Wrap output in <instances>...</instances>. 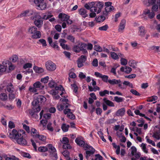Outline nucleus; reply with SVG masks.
I'll return each mask as SVG.
<instances>
[{
    "label": "nucleus",
    "instance_id": "obj_1",
    "mask_svg": "<svg viewBox=\"0 0 160 160\" xmlns=\"http://www.w3.org/2000/svg\"><path fill=\"white\" fill-rule=\"evenodd\" d=\"M25 136V132L23 130H20L18 131L13 129L9 135L10 138L15 139L18 144L22 146L26 145L27 144L26 140L24 138Z\"/></svg>",
    "mask_w": 160,
    "mask_h": 160
},
{
    "label": "nucleus",
    "instance_id": "obj_2",
    "mask_svg": "<svg viewBox=\"0 0 160 160\" xmlns=\"http://www.w3.org/2000/svg\"><path fill=\"white\" fill-rule=\"evenodd\" d=\"M46 100V98L43 96H39L35 98L32 102V105L33 106L32 108L34 112H38L40 111V104L44 102Z\"/></svg>",
    "mask_w": 160,
    "mask_h": 160
},
{
    "label": "nucleus",
    "instance_id": "obj_3",
    "mask_svg": "<svg viewBox=\"0 0 160 160\" xmlns=\"http://www.w3.org/2000/svg\"><path fill=\"white\" fill-rule=\"evenodd\" d=\"M44 87V84H42L39 81H37L33 83V87H29V90L31 92L35 93L38 90L43 89Z\"/></svg>",
    "mask_w": 160,
    "mask_h": 160
},
{
    "label": "nucleus",
    "instance_id": "obj_4",
    "mask_svg": "<svg viewBox=\"0 0 160 160\" xmlns=\"http://www.w3.org/2000/svg\"><path fill=\"white\" fill-rule=\"evenodd\" d=\"M28 32L31 34V38L34 39L40 38L41 37V33L39 31H37V28L34 26H32L29 28Z\"/></svg>",
    "mask_w": 160,
    "mask_h": 160
},
{
    "label": "nucleus",
    "instance_id": "obj_5",
    "mask_svg": "<svg viewBox=\"0 0 160 160\" xmlns=\"http://www.w3.org/2000/svg\"><path fill=\"white\" fill-rule=\"evenodd\" d=\"M32 20H34V24L38 28H40L42 25L43 21L42 20L41 17L36 13L33 16H32L30 18Z\"/></svg>",
    "mask_w": 160,
    "mask_h": 160
},
{
    "label": "nucleus",
    "instance_id": "obj_6",
    "mask_svg": "<svg viewBox=\"0 0 160 160\" xmlns=\"http://www.w3.org/2000/svg\"><path fill=\"white\" fill-rule=\"evenodd\" d=\"M84 149L85 150H86L85 152V157L87 159H88L90 156L93 155L95 151L94 148L88 144L85 145Z\"/></svg>",
    "mask_w": 160,
    "mask_h": 160
},
{
    "label": "nucleus",
    "instance_id": "obj_7",
    "mask_svg": "<svg viewBox=\"0 0 160 160\" xmlns=\"http://www.w3.org/2000/svg\"><path fill=\"white\" fill-rule=\"evenodd\" d=\"M45 65L46 68L48 71H53L56 69V64L51 61H47Z\"/></svg>",
    "mask_w": 160,
    "mask_h": 160
},
{
    "label": "nucleus",
    "instance_id": "obj_8",
    "mask_svg": "<svg viewBox=\"0 0 160 160\" xmlns=\"http://www.w3.org/2000/svg\"><path fill=\"white\" fill-rule=\"evenodd\" d=\"M95 75L98 77L102 78V80L104 82H108L110 84L111 83L110 81H113L114 79L112 80L108 79V77L106 75H102L101 73L98 72H95L94 73Z\"/></svg>",
    "mask_w": 160,
    "mask_h": 160
},
{
    "label": "nucleus",
    "instance_id": "obj_9",
    "mask_svg": "<svg viewBox=\"0 0 160 160\" xmlns=\"http://www.w3.org/2000/svg\"><path fill=\"white\" fill-rule=\"evenodd\" d=\"M61 142L63 144V148L65 149H70L72 148V147L69 144V141L68 138L66 137H63L62 139L60 140Z\"/></svg>",
    "mask_w": 160,
    "mask_h": 160
},
{
    "label": "nucleus",
    "instance_id": "obj_10",
    "mask_svg": "<svg viewBox=\"0 0 160 160\" xmlns=\"http://www.w3.org/2000/svg\"><path fill=\"white\" fill-rule=\"evenodd\" d=\"M36 13L35 12L32 10H26L23 11L20 14L18 15V17L21 18L28 17L31 15L34 16Z\"/></svg>",
    "mask_w": 160,
    "mask_h": 160
},
{
    "label": "nucleus",
    "instance_id": "obj_11",
    "mask_svg": "<svg viewBox=\"0 0 160 160\" xmlns=\"http://www.w3.org/2000/svg\"><path fill=\"white\" fill-rule=\"evenodd\" d=\"M87 60V57L85 56L82 55L78 59L77 61L78 66V68H81L83 66V63Z\"/></svg>",
    "mask_w": 160,
    "mask_h": 160
},
{
    "label": "nucleus",
    "instance_id": "obj_12",
    "mask_svg": "<svg viewBox=\"0 0 160 160\" xmlns=\"http://www.w3.org/2000/svg\"><path fill=\"white\" fill-rule=\"evenodd\" d=\"M110 81V84L111 85H113L115 84H118V87H119L120 88L122 89H123L125 88L124 85L122 84V83H121V81L120 79L117 80L114 79L113 81Z\"/></svg>",
    "mask_w": 160,
    "mask_h": 160
},
{
    "label": "nucleus",
    "instance_id": "obj_13",
    "mask_svg": "<svg viewBox=\"0 0 160 160\" xmlns=\"http://www.w3.org/2000/svg\"><path fill=\"white\" fill-rule=\"evenodd\" d=\"M143 14L144 15H147L148 18L150 19L153 18L155 16V14L153 11L150 12V10L148 9L144 10L143 11Z\"/></svg>",
    "mask_w": 160,
    "mask_h": 160
},
{
    "label": "nucleus",
    "instance_id": "obj_14",
    "mask_svg": "<svg viewBox=\"0 0 160 160\" xmlns=\"http://www.w3.org/2000/svg\"><path fill=\"white\" fill-rule=\"evenodd\" d=\"M64 113L65 114H67V117L72 119L75 118V116L71 112V109H66L64 110Z\"/></svg>",
    "mask_w": 160,
    "mask_h": 160
},
{
    "label": "nucleus",
    "instance_id": "obj_15",
    "mask_svg": "<svg viewBox=\"0 0 160 160\" xmlns=\"http://www.w3.org/2000/svg\"><path fill=\"white\" fill-rule=\"evenodd\" d=\"M103 6V3L102 2H96L95 7L97 8V11L95 12H96L97 14H98L100 13Z\"/></svg>",
    "mask_w": 160,
    "mask_h": 160
},
{
    "label": "nucleus",
    "instance_id": "obj_16",
    "mask_svg": "<svg viewBox=\"0 0 160 160\" xmlns=\"http://www.w3.org/2000/svg\"><path fill=\"white\" fill-rule=\"evenodd\" d=\"M126 21L125 19H122L119 25L118 31L119 32H122L125 28Z\"/></svg>",
    "mask_w": 160,
    "mask_h": 160
},
{
    "label": "nucleus",
    "instance_id": "obj_17",
    "mask_svg": "<svg viewBox=\"0 0 160 160\" xmlns=\"http://www.w3.org/2000/svg\"><path fill=\"white\" fill-rule=\"evenodd\" d=\"M75 141L78 145L83 147L84 148H85V145L88 144L87 143H85L82 140L79 138H77L75 139Z\"/></svg>",
    "mask_w": 160,
    "mask_h": 160
},
{
    "label": "nucleus",
    "instance_id": "obj_18",
    "mask_svg": "<svg viewBox=\"0 0 160 160\" xmlns=\"http://www.w3.org/2000/svg\"><path fill=\"white\" fill-rule=\"evenodd\" d=\"M79 13L84 18L88 16L87 10L84 8H81L78 10Z\"/></svg>",
    "mask_w": 160,
    "mask_h": 160
},
{
    "label": "nucleus",
    "instance_id": "obj_19",
    "mask_svg": "<svg viewBox=\"0 0 160 160\" xmlns=\"http://www.w3.org/2000/svg\"><path fill=\"white\" fill-rule=\"evenodd\" d=\"M69 17L67 15L62 13H59L58 15V18L62 21H66L69 19Z\"/></svg>",
    "mask_w": 160,
    "mask_h": 160
},
{
    "label": "nucleus",
    "instance_id": "obj_20",
    "mask_svg": "<svg viewBox=\"0 0 160 160\" xmlns=\"http://www.w3.org/2000/svg\"><path fill=\"white\" fill-rule=\"evenodd\" d=\"M152 137L157 140L160 139V128H159L158 130H155L153 133Z\"/></svg>",
    "mask_w": 160,
    "mask_h": 160
},
{
    "label": "nucleus",
    "instance_id": "obj_21",
    "mask_svg": "<svg viewBox=\"0 0 160 160\" xmlns=\"http://www.w3.org/2000/svg\"><path fill=\"white\" fill-rule=\"evenodd\" d=\"M132 69L131 68L127 66H126L125 68L124 67H122L120 68L121 71L124 72L128 74L129 73L132 71Z\"/></svg>",
    "mask_w": 160,
    "mask_h": 160
},
{
    "label": "nucleus",
    "instance_id": "obj_22",
    "mask_svg": "<svg viewBox=\"0 0 160 160\" xmlns=\"http://www.w3.org/2000/svg\"><path fill=\"white\" fill-rule=\"evenodd\" d=\"M125 112V110L122 108L118 110L116 112V115L117 116H122L124 115Z\"/></svg>",
    "mask_w": 160,
    "mask_h": 160
},
{
    "label": "nucleus",
    "instance_id": "obj_23",
    "mask_svg": "<svg viewBox=\"0 0 160 160\" xmlns=\"http://www.w3.org/2000/svg\"><path fill=\"white\" fill-rule=\"evenodd\" d=\"M90 7V11L91 12H96L97 8L95 7L96 2H91L89 3Z\"/></svg>",
    "mask_w": 160,
    "mask_h": 160
},
{
    "label": "nucleus",
    "instance_id": "obj_24",
    "mask_svg": "<svg viewBox=\"0 0 160 160\" xmlns=\"http://www.w3.org/2000/svg\"><path fill=\"white\" fill-rule=\"evenodd\" d=\"M146 33L144 27L140 26L139 27V35L140 36L143 37Z\"/></svg>",
    "mask_w": 160,
    "mask_h": 160
},
{
    "label": "nucleus",
    "instance_id": "obj_25",
    "mask_svg": "<svg viewBox=\"0 0 160 160\" xmlns=\"http://www.w3.org/2000/svg\"><path fill=\"white\" fill-rule=\"evenodd\" d=\"M41 10H44L47 6L46 4L44 2V1H42L37 6Z\"/></svg>",
    "mask_w": 160,
    "mask_h": 160
},
{
    "label": "nucleus",
    "instance_id": "obj_26",
    "mask_svg": "<svg viewBox=\"0 0 160 160\" xmlns=\"http://www.w3.org/2000/svg\"><path fill=\"white\" fill-rule=\"evenodd\" d=\"M48 148L49 150L52 153L56 152V150L52 144H48L47 145Z\"/></svg>",
    "mask_w": 160,
    "mask_h": 160
},
{
    "label": "nucleus",
    "instance_id": "obj_27",
    "mask_svg": "<svg viewBox=\"0 0 160 160\" xmlns=\"http://www.w3.org/2000/svg\"><path fill=\"white\" fill-rule=\"evenodd\" d=\"M62 153L66 158V160L70 158L69 157L70 152L68 151L67 150H64L62 152Z\"/></svg>",
    "mask_w": 160,
    "mask_h": 160
},
{
    "label": "nucleus",
    "instance_id": "obj_28",
    "mask_svg": "<svg viewBox=\"0 0 160 160\" xmlns=\"http://www.w3.org/2000/svg\"><path fill=\"white\" fill-rule=\"evenodd\" d=\"M33 69L36 72L38 73H41L44 72V69L43 68L37 66L34 67Z\"/></svg>",
    "mask_w": 160,
    "mask_h": 160
},
{
    "label": "nucleus",
    "instance_id": "obj_29",
    "mask_svg": "<svg viewBox=\"0 0 160 160\" xmlns=\"http://www.w3.org/2000/svg\"><path fill=\"white\" fill-rule=\"evenodd\" d=\"M103 101L108 105L111 107H114V104L113 102L107 99L106 98H104L103 99Z\"/></svg>",
    "mask_w": 160,
    "mask_h": 160
},
{
    "label": "nucleus",
    "instance_id": "obj_30",
    "mask_svg": "<svg viewBox=\"0 0 160 160\" xmlns=\"http://www.w3.org/2000/svg\"><path fill=\"white\" fill-rule=\"evenodd\" d=\"M129 65L132 67V68H135L137 66V62L133 60H131L128 62Z\"/></svg>",
    "mask_w": 160,
    "mask_h": 160
},
{
    "label": "nucleus",
    "instance_id": "obj_31",
    "mask_svg": "<svg viewBox=\"0 0 160 160\" xmlns=\"http://www.w3.org/2000/svg\"><path fill=\"white\" fill-rule=\"evenodd\" d=\"M111 57V58L114 60L118 59L119 57L118 54L114 52H111L110 53Z\"/></svg>",
    "mask_w": 160,
    "mask_h": 160
},
{
    "label": "nucleus",
    "instance_id": "obj_32",
    "mask_svg": "<svg viewBox=\"0 0 160 160\" xmlns=\"http://www.w3.org/2000/svg\"><path fill=\"white\" fill-rule=\"evenodd\" d=\"M31 133L32 136L36 138L37 137V136L39 134L36 130L34 128L32 129Z\"/></svg>",
    "mask_w": 160,
    "mask_h": 160
},
{
    "label": "nucleus",
    "instance_id": "obj_33",
    "mask_svg": "<svg viewBox=\"0 0 160 160\" xmlns=\"http://www.w3.org/2000/svg\"><path fill=\"white\" fill-rule=\"evenodd\" d=\"M73 50L76 52H79L81 51V49L80 48V44L77 45H75L73 47Z\"/></svg>",
    "mask_w": 160,
    "mask_h": 160
},
{
    "label": "nucleus",
    "instance_id": "obj_34",
    "mask_svg": "<svg viewBox=\"0 0 160 160\" xmlns=\"http://www.w3.org/2000/svg\"><path fill=\"white\" fill-rule=\"evenodd\" d=\"M7 90L9 93L14 92V89L13 88V85L12 84L10 85H9L7 86Z\"/></svg>",
    "mask_w": 160,
    "mask_h": 160
},
{
    "label": "nucleus",
    "instance_id": "obj_35",
    "mask_svg": "<svg viewBox=\"0 0 160 160\" xmlns=\"http://www.w3.org/2000/svg\"><path fill=\"white\" fill-rule=\"evenodd\" d=\"M18 59V57L16 55H13L10 58V60L13 62H16Z\"/></svg>",
    "mask_w": 160,
    "mask_h": 160
},
{
    "label": "nucleus",
    "instance_id": "obj_36",
    "mask_svg": "<svg viewBox=\"0 0 160 160\" xmlns=\"http://www.w3.org/2000/svg\"><path fill=\"white\" fill-rule=\"evenodd\" d=\"M105 16L101 15L99 16L96 19V21L98 22H103L106 19Z\"/></svg>",
    "mask_w": 160,
    "mask_h": 160
},
{
    "label": "nucleus",
    "instance_id": "obj_37",
    "mask_svg": "<svg viewBox=\"0 0 160 160\" xmlns=\"http://www.w3.org/2000/svg\"><path fill=\"white\" fill-rule=\"evenodd\" d=\"M69 127V125L63 124L62 126V129L63 132H66L68 131Z\"/></svg>",
    "mask_w": 160,
    "mask_h": 160
},
{
    "label": "nucleus",
    "instance_id": "obj_38",
    "mask_svg": "<svg viewBox=\"0 0 160 160\" xmlns=\"http://www.w3.org/2000/svg\"><path fill=\"white\" fill-rule=\"evenodd\" d=\"M114 100L116 102L119 103L123 101L124 99L122 97L115 96L114 97Z\"/></svg>",
    "mask_w": 160,
    "mask_h": 160
},
{
    "label": "nucleus",
    "instance_id": "obj_39",
    "mask_svg": "<svg viewBox=\"0 0 160 160\" xmlns=\"http://www.w3.org/2000/svg\"><path fill=\"white\" fill-rule=\"evenodd\" d=\"M158 97L156 96H152L148 98L147 99V101L148 102H152L154 101L157 100Z\"/></svg>",
    "mask_w": 160,
    "mask_h": 160
},
{
    "label": "nucleus",
    "instance_id": "obj_40",
    "mask_svg": "<svg viewBox=\"0 0 160 160\" xmlns=\"http://www.w3.org/2000/svg\"><path fill=\"white\" fill-rule=\"evenodd\" d=\"M72 89L75 93H77L78 89V87L76 84L74 83L71 85Z\"/></svg>",
    "mask_w": 160,
    "mask_h": 160
},
{
    "label": "nucleus",
    "instance_id": "obj_41",
    "mask_svg": "<svg viewBox=\"0 0 160 160\" xmlns=\"http://www.w3.org/2000/svg\"><path fill=\"white\" fill-rule=\"evenodd\" d=\"M109 93V91L107 90H104L103 91H101L99 92L100 95L102 97L104 96L106 94L108 95Z\"/></svg>",
    "mask_w": 160,
    "mask_h": 160
},
{
    "label": "nucleus",
    "instance_id": "obj_42",
    "mask_svg": "<svg viewBox=\"0 0 160 160\" xmlns=\"http://www.w3.org/2000/svg\"><path fill=\"white\" fill-rule=\"evenodd\" d=\"M49 79L48 76H46L44 78H42L41 79V82L43 83L44 84L47 83Z\"/></svg>",
    "mask_w": 160,
    "mask_h": 160
},
{
    "label": "nucleus",
    "instance_id": "obj_43",
    "mask_svg": "<svg viewBox=\"0 0 160 160\" xmlns=\"http://www.w3.org/2000/svg\"><path fill=\"white\" fill-rule=\"evenodd\" d=\"M48 150V148L46 147H40L38 148V150L40 152H45Z\"/></svg>",
    "mask_w": 160,
    "mask_h": 160
},
{
    "label": "nucleus",
    "instance_id": "obj_44",
    "mask_svg": "<svg viewBox=\"0 0 160 160\" xmlns=\"http://www.w3.org/2000/svg\"><path fill=\"white\" fill-rule=\"evenodd\" d=\"M8 98V96L5 93H1L0 95V99L2 100H5Z\"/></svg>",
    "mask_w": 160,
    "mask_h": 160
},
{
    "label": "nucleus",
    "instance_id": "obj_45",
    "mask_svg": "<svg viewBox=\"0 0 160 160\" xmlns=\"http://www.w3.org/2000/svg\"><path fill=\"white\" fill-rule=\"evenodd\" d=\"M48 86L51 88L55 87L56 85V83L53 81H50L48 84Z\"/></svg>",
    "mask_w": 160,
    "mask_h": 160
},
{
    "label": "nucleus",
    "instance_id": "obj_46",
    "mask_svg": "<svg viewBox=\"0 0 160 160\" xmlns=\"http://www.w3.org/2000/svg\"><path fill=\"white\" fill-rule=\"evenodd\" d=\"M94 49L97 52H101L102 51V48L99 46L95 45L94 46Z\"/></svg>",
    "mask_w": 160,
    "mask_h": 160
},
{
    "label": "nucleus",
    "instance_id": "obj_47",
    "mask_svg": "<svg viewBox=\"0 0 160 160\" xmlns=\"http://www.w3.org/2000/svg\"><path fill=\"white\" fill-rule=\"evenodd\" d=\"M108 28V25H105L103 26L99 27L98 29L100 31H106Z\"/></svg>",
    "mask_w": 160,
    "mask_h": 160
},
{
    "label": "nucleus",
    "instance_id": "obj_48",
    "mask_svg": "<svg viewBox=\"0 0 160 160\" xmlns=\"http://www.w3.org/2000/svg\"><path fill=\"white\" fill-rule=\"evenodd\" d=\"M9 69V70H13L15 68V66L13 65L11 62L8 61Z\"/></svg>",
    "mask_w": 160,
    "mask_h": 160
},
{
    "label": "nucleus",
    "instance_id": "obj_49",
    "mask_svg": "<svg viewBox=\"0 0 160 160\" xmlns=\"http://www.w3.org/2000/svg\"><path fill=\"white\" fill-rule=\"evenodd\" d=\"M67 39L72 42H75V38L72 35L68 36L67 37Z\"/></svg>",
    "mask_w": 160,
    "mask_h": 160
},
{
    "label": "nucleus",
    "instance_id": "obj_50",
    "mask_svg": "<svg viewBox=\"0 0 160 160\" xmlns=\"http://www.w3.org/2000/svg\"><path fill=\"white\" fill-rule=\"evenodd\" d=\"M120 61L121 64L123 65H126L128 63L127 60L124 58H121Z\"/></svg>",
    "mask_w": 160,
    "mask_h": 160
},
{
    "label": "nucleus",
    "instance_id": "obj_51",
    "mask_svg": "<svg viewBox=\"0 0 160 160\" xmlns=\"http://www.w3.org/2000/svg\"><path fill=\"white\" fill-rule=\"evenodd\" d=\"M36 138H38L39 140L42 141H45L46 138V137L44 136L43 135H39V134L37 136V137Z\"/></svg>",
    "mask_w": 160,
    "mask_h": 160
},
{
    "label": "nucleus",
    "instance_id": "obj_52",
    "mask_svg": "<svg viewBox=\"0 0 160 160\" xmlns=\"http://www.w3.org/2000/svg\"><path fill=\"white\" fill-rule=\"evenodd\" d=\"M39 41L42 44V46L45 47L47 46L46 42L45 39H40L39 40Z\"/></svg>",
    "mask_w": 160,
    "mask_h": 160
},
{
    "label": "nucleus",
    "instance_id": "obj_53",
    "mask_svg": "<svg viewBox=\"0 0 160 160\" xmlns=\"http://www.w3.org/2000/svg\"><path fill=\"white\" fill-rule=\"evenodd\" d=\"M141 147L142 148V149L143 151L146 153H147L148 151L147 149L146 148V144L144 143H142L141 145Z\"/></svg>",
    "mask_w": 160,
    "mask_h": 160
},
{
    "label": "nucleus",
    "instance_id": "obj_54",
    "mask_svg": "<svg viewBox=\"0 0 160 160\" xmlns=\"http://www.w3.org/2000/svg\"><path fill=\"white\" fill-rule=\"evenodd\" d=\"M146 138L147 139V141L149 143L151 144L152 146H155V143H154V142L153 141H152V140H151L150 139H149L148 138V136H146Z\"/></svg>",
    "mask_w": 160,
    "mask_h": 160
},
{
    "label": "nucleus",
    "instance_id": "obj_55",
    "mask_svg": "<svg viewBox=\"0 0 160 160\" xmlns=\"http://www.w3.org/2000/svg\"><path fill=\"white\" fill-rule=\"evenodd\" d=\"M130 92L135 95L140 96V94L139 92L134 89H132L130 90Z\"/></svg>",
    "mask_w": 160,
    "mask_h": 160
},
{
    "label": "nucleus",
    "instance_id": "obj_56",
    "mask_svg": "<svg viewBox=\"0 0 160 160\" xmlns=\"http://www.w3.org/2000/svg\"><path fill=\"white\" fill-rule=\"evenodd\" d=\"M105 9L106 11L109 13V12L113 10L114 8L112 6L110 7H106Z\"/></svg>",
    "mask_w": 160,
    "mask_h": 160
},
{
    "label": "nucleus",
    "instance_id": "obj_57",
    "mask_svg": "<svg viewBox=\"0 0 160 160\" xmlns=\"http://www.w3.org/2000/svg\"><path fill=\"white\" fill-rule=\"evenodd\" d=\"M32 64L30 63H27L25 64L23 66V68L24 69H26L28 68H30L32 67Z\"/></svg>",
    "mask_w": 160,
    "mask_h": 160
},
{
    "label": "nucleus",
    "instance_id": "obj_58",
    "mask_svg": "<svg viewBox=\"0 0 160 160\" xmlns=\"http://www.w3.org/2000/svg\"><path fill=\"white\" fill-rule=\"evenodd\" d=\"M22 155V156L24 158H31V156L29 153L27 152H23Z\"/></svg>",
    "mask_w": 160,
    "mask_h": 160
},
{
    "label": "nucleus",
    "instance_id": "obj_59",
    "mask_svg": "<svg viewBox=\"0 0 160 160\" xmlns=\"http://www.w3.org/2000/svg\"><path fill=\"white\" fill-rule=\"evenodd\" d=\"M55 89L57 91L58 90H60L62 91V92L64 91V88L61 85H60L58 86H55Z\"/></svg>",
    "mask_w": 160,
    "mask_h": 160
},
{
    "label": "nucleus",
    "instance_id": "obj_60",
    "mask_svg": "<svg viewBox=\"0 0 160 160\" xmlns=\"http://www.w3.org/2000/svg\"><path fill=\"white\" fill-rule=\"evenodd\" d=\"M152 48L155 51L157 52H160V46H152Z\"/></svg>",
    "mask_w": 160,
    "mask_h": 160
},
{
    "label": "nucleus",
    "instance_id": "obj_61",
    "mask_svg": "<svg viewBox=\"0 0 160 160\" xmlns=\"http://www.w3.org/2000/svg\"><path fill=\"white\" fill-rule=\"evenodd\" d=\"M51 123H48L47 126V128L48 129V130H49V131L51 132H52L53 131V129L52 127L51 126Z\"/></svg>",
    "mask_w": 160,
    "mask_h": 160
},
{
    "label": "nucleus",
    "instance_id": "obj_62",
    "mask_svg": "<svg viewBox=\"0 0 160 160\" xmlns=\"http://www.w3.org/2000/svg\"><path fill=\"white\" fill-rule=\"evenodd\" d=\"M92 64L94 67H97L98 66V61L97 59H95L92 62Z\"/></svg>",
    "mask_w": 160,
    "mask_h": 160
},
{
    "label": "nucleus",
    "instance_id": "obj_63",
    "mask_svg": "<svg viewBox=\"0 0 160 160\" xmlns=\"http://www.w3.org/2000/svg\"><path fill=\"white\" fill-rule=\"evenodd\" d=\"M8 126L10 128H12L15 127V125L13 122L11 121H10L9 122Z\"/></svg>",
    "mask_w": 160,
    "mask_h": 160
},
{
    "label": "nucleus",
    "instance_id": "obj_64",
    "mask_svg": "<svg viewBox=\"0 0 160 160\" xmlns=\"http://www.w3.org/2000/svg\"><path fill=\"white\" fill-rule=\"evenodd\" d=\"M51 45L52 47L54 48L58 49L59 47L58 45V43L57 41L54 42L53 43H52Z\"/></svg>",
    "mask_w": 160,
    "mask_h": 160
}]
</instances>
